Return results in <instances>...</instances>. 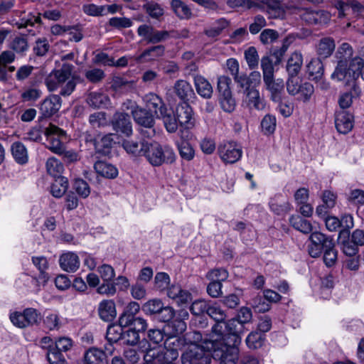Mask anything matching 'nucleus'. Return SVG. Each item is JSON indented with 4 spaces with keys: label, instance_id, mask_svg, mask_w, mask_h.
Wrapping results in <instances>:
<instances>
[{
    "label": "nucleus",
    "instance_id": "49530a36",
    "mask_svg": "<svg viewBox=\"0 0 364 364\" xmlns=\"http://www.w3.org/2000/svg\"><path fill=\"white\" fill-rule=\"evenodd\" d=\"M264 341V336L260 332H251L246 338V344L250 349L261 348Z\"/></svg>",
    "mask_w": 364,
    "mask_h": 364
},
{
    "label": "nucleus",
    "instance_id": "a19ab883",
    "mask_svg": "<svg viewBox=\"0 0 364 364\" xmlns=\"http://www.w3.org/2000/svg\"><path fill=\"white\" fill-rule=\"evenodd\" d=\"M353 50L352 46L347 43H343L338 47L336 52V58L338 61H343L344 63H349L350 60L354 58L353 57Z\"/></svg>",
    "mask_w": 364,
    "mask_h": 364
},
{
    "label": "nucleus",
    "instance_id": "4d7b16f0",
    "mask_svg": "<svg viewBox=\"0 0 364 364\" xmlns=\"http://www.w3.org/2000/svg\"><path fill=\"white\" fill-rule=\"evenodd\" d=\"M178 151L181 157L188 161L192 160L195 156L193 148L191 144L186 141H183L179 144Z\"/></svg>",
    "mask_w": 364,
    "mask_h": 364
},
{
    "label": "nucleus",
    "instance_id": "9b49d317",
    "mask_svg": "<svg viewBox=\"0 0 364 364\" xmlns=\"http://www.w3.org/2000/svg\"><path fill=\"white\" fill-rule=\"evenodd\" d=\"M61 98L57 95H50L45 98L39 105L41 117L48 118L54 115L61 107Z\"/></svg>",
    "mask_w": 364,
    "mask_h": 364
},
{
    "label": "nucleus",
    "instance_id": "a18cd8bd",
    "mask_svg": "<svg viewBox=\"0 0 364 364\" xmlns=\"http://www.w3.org/2000/svg\"><path fill=\"white\" fill-rule=\"evenodd\" d=\"M269 207L278 215H284L291 210V205L288 201H279L277 198L271 200Z\"/></svg>",
    "mask_w": 364,
    "mask_h": 364
},
{
    "label": "nucleus",
    "instance_id": "052dcab7",
    "mask_svg": "<svg viewBox=\"0 0 364 364\" xmlns=\"http://www.w3.org/2000/svg\"><path fill=\"white\" fill-rule=\"evenodd\" d=\"M207 314L215 321H223L226 318L225 312L216 304H209Z\"/></svg>",
    "mask_w": 364,
    "mask_h": 364
},
{
    "label": "nucleus",
    "instance_id": "58836bf2",
    "mask_svg": "<svg viewBox=\"0 0 364 364\" xmlns=\"http://www.w3.org/2000/svg\"><path fill=\"white\" fill-rule=\"evenodd\" d=\"M171 7L174 13L183 19H188L191 18L192 12L191 9L184 2L181 0H172Z\"/></svg>",
    "mask_w": 364,
    "mask_h": 364
},
{
    "label": "nucleus",
    "instance_id": "09e8293b",
    "mask_svg": "<svg viewBox=\"0 0 364 364\" xmlns=\"http://www.w3.org/2000/svg\"><path fill=\"white\" fill-rule=\"evenodd\" d=\"M47 358L50 364H68L61 351L53 346H49L47 352Z\"/></svg>",
    "mask_w": 364,
    "mask_h": 364
},
{
    "label": "nucleus",
    "instance_id": "a211bd4d",
    "mask_svg": "<svg viewBox=\"0 0 364 364\" xmlns=\"http://www.w3.org/2000/svg\"><path fill=\"white\" fill-rule=\"evenodd\" d=\"M168 339H172L173 343L171 346L177 348L180 345H198L203 341V336L200 331H193L186 333L181 337L168 338Z\"/></svg>",
    "mask_w": 364,
    "mask_h": 364
},
{
    "label": "nucleus",
    "instance_id": "5701e85b",
    "mask_svg": "<svg viewBox=\"0 0 364 364\" xmlns=\"http://www.w3.org/2000/svg\"><path fill=\"white\" fill-rule=\"evenodd\" d=\"M165 47L162 45L154 46L144 50L139 56L136 58L137 63H141L154 60L156 58L164 55Z\"/></svg>",
    "mask_w": 364,
    "mask_h": 364
},
{
    "label": "nucleus",
    "instance_id": "72a5a7b5",
    "mask_svg": "<svg viewBox=\"0 0 364 364\" xmlns=\"http://www.w3.org/2000/svg\"><path fill=\"white\" fill-rule=\"evenodd\" d=\"M338 243L341 245L342 252L348 257H353L358 252V246L356 245L350 239V235L348 237L338 235Z\"/></svg>",
    "mask_w": 364,
    "mask_h": 364
},
{
    "label": "nucleus",
    "instance_id": "2eb2a0df",
    "mask_svg": "<svg viewBox=\"0 0 364 364\" xmlns=\"http://www.w3.org/2000/svg\"><path fill=\"white\" fill-rule=\"evenodd\" d=\"M173 91L176 95L183 102L192 100L196 97L194 90L191 85L184 80H178L173 85Z\"/></svg>",
    "mask_w": 364,
    "mask_h": 364
},
{
    "label": "nucleus",
    "instance_id": "5fc2aeb1",
    "mask_svg": "<svg viewBox=\"0 0 364 364\" xmlns=\"http://www.w3.org/2000/svg\"><path fill=\"white\" fill-rule=\"evenodd\" d=\"M74 66L70 63H63L58 70H53L55 73L58 81L64 84L71 76Z\"/></svg>",
    "mask_w": 364,
    "mask_h": 364
},
{
    "label": "nucleus",
    "instance_id": "79ce46f5",
    "mask_svg": "<svg viewBox=\"0 0 364 364\" xmlns=\"http://www.w3.org/2000/svg\"><path fill=\"white\" fill-rule=\"evenodd\" d=\"M114 144L113 134H108L102 136L100 140L95 143V149L97 152L107 155Z\"/></svg>",
    "mask_w": 364,
    "mask_h": 364
},
{
    "label": "nucleus",
    "instance_id": "8fccbe9b",
    "mask_svg": "<svg viewBox=\"0 0 364 364\" xmlns=\"http://www.w3.org/2000/svg\"><path fill=\"white\" fill-rule=\"evenodd\" d=\"M42 95V91L36 87H28L26 88L21 93V99L23 102H36L38 100Z\"/></svg>",
    "mask_w": 364,
    "mask_h": 364
},
{
    "label": "nucleus",
    "instance_id": "4468645a",
    "mask_svg": "<svg viewBox=\"0 0 364 364\" xmlns=\"http://www.w3.org/2000/svg\"><path fill=\"white\" fill-rule=\"evenodd\" d=\"M335 125L339 133L346 134L353 127V116L348 111H338L336 114Z\"/></svg>",
    "mask_w": 364,
    "mask_h": 364
},
{
    "label": "nucleus",
    "instance_id": "7ed1b4c3",
    "mask_svg": "<svg viewBox=\"0 0 364 364\" xmlns=\"http://www.w3.org/2000/svg\"><path fill=\"white\" fill-rule=\"evenodd\" d=\"M172 339H166L164 346H156L146 349L144 364H175L171 360L178 356L176 348L172 347Z\"/></svg>",
    "mask_w": 364,
    "mask_h": 364
},
{
    "label": "nucleus",
    "instance_id": "c756f323",
    "mask_svg": "<svg viewBox=\"0 0 364 364\" xmlns=\"http://www.w3.org/2000/svg\"><path fill=\"white\" fill-rule=\"evenodd\" d=\"M303 64V56L300 52H294L288 59L287 71L289 76L296 77L301 70Z\"/></svg>",
    "mask_w": 364,
    "mask_h": 364
},
{
    "label": "nucleus",
    "instance_id": "13d9d810",
    "mask_svg": "<svg viewBox=\"0 0 364 364\" xmlns=\"http://www.w3.org/2000/svg\"><path fill=\"white\" fill-rule=\"evenodd\" d=\"M49 49L50 45L47 38H39L36 41L33 50L36 55L41 57L46 55Z\"/></svg>",
    "mask_w": 364,
    "mask_h": 364
},
{
    "label": "nucleus",
    "instance_id": "864d4df0",
    "mask_svg": "<svg viewBox=\"0 0 364 364\" xmlns=\"http://www.w3.org/2000/svg\"><path fill=\"white\" fill-rule=\"evenodd\" d=\"M141 141L140 143L134 141L125 140L122 143V146L127 152L134 156H142L144 153V147H142Z\"/></svg>",
    "mask_w": 364,
    "mask_h": 364
},
{
    "label": "nucleus",
    "instance_id": "a878e982",
    "mask_svg": "<svg viewBox=\"0 0 364 364\" xmlns=\"http://www.w3.org/2000/svg\"><path fill=\"white\" fill-rule=\"evenodd\" d=\"M87 103L93 108H105L110 104L109 97L99 92H90L86 99Z\"/></svg>",
    "mask_w": 364,
    "mask_h": 364
},
{
    "label": "nucleus",
    "instance_id": "412c9836",
    "mask_svg": "<svg viewBox=\"0 0 364 364\" xmlns=\"http://www.w3.org/2000/svg\"><path fill=\"white\" fill-rule=\"evenodd\" d=\"M193 81L197 93L204 99H210L213 90L209 81L200 75H195Z\"/></svg>",
    "mask_w": 364,
    "mask_h": 364
},
{
    "label": "nucleus",
    "instance_id": "473e14b6",
    "mask_svg": "<svg viewBox=\"0 0 364 364\" xmlns=\"http://www.w3.org/2000/svg\"><path fill=\"white\" fill-rule=\"evenodd\" d=\"M96 172L105 178H114L118 175V171L113 165L102 161H98L94 164Z\"/></svg>",
    "mask_w": 364,
    "mask_h": 364
},
{
    "label": "nucleus",
    "instance_id": "680f3d73",
    "mask_svg": "<svg viewBox=\"0 0 364 364\" xmlns=\"http://www.w3.org/2000/svg\"><path fill=\"white\" fill-rule=\"evenodd\" d=\"M314 92V87L310 82H305L300 85L299 90L298 92L299 99L307 102L310 100L311 95Z\"/></svg>",
    "mask_w": 364,
    "mask_h": 364
},
{
    "label": "nucleus",
    "instance_id": "cd10ccee",
    "mask_svg": "<svg viewBox=\"0 0 364 364\" xmlns=\"http://www.w3.org/2000/svg\"><path fill=\"white\" fill-rule=\"evenodd\" d=\"M335 47V41L332 38H323L319 41L316 46V53L319 58L326 59L332 55Z\"/></svg>",
    "mask_w": 364,
    "mask_h": 364
},
{
    "label": "nucleus",
    "instance_id": "f03ea898",
    "mask_svg": "<svg viewBox=\"0 0 364 364\" xmlns=\"http://www.w3.org/2000/svg\"><path fill=\"white\" fill-rule=\"evenodd\" d=\"M143 155L150 164L154 166H160L163 164H172L176 160V154L173 150L168 147H162L156 141L149 142L143 140Z\"/></svg>",
    "mask_w": 364,
    "mask_h": 364
},
{
    "label": "nucleus",
    "instance_id": "f257e3e1",
    "mask_svg": "<svg viewBox=\"0 0 364 364\" xmlns=\"http://www.w3.org/2000/svg\"><path fill=\"white\" fill-rule=\"evenodd\" d=\"M363 66V59L355 56L349 63L338 61L337 65L331 74V79L336 81H344L346 85L352 86L356 95H360V90L355 80L360 76V70Z\"/></svg>",
    "mask_w": 364,
    "mask_h": 364
},
{
    "label": "nucleus",
    "instance_id": "37998d69",
    "mask_svg": "<svg viewBox=\"0 0 364 364\" xmlns=\"http://www.w3.org/2000/svg\"><path fill=\"white\" fill-rule=\"evenodd\" d=\"M46 169L50 176L59 178L63 171V166L57 159L51 157L47 160Z\"/></svg>",
    "mask_w": 364,
    "mask_h": 364
},
{
    "label": "nucleus",
    "instance_id": "7c9ffc66",
    "mask_svg": "<svg viewBox=\"0 0 364 364\" xmlns=\"http://www.w3.org/2000/svg\"><path fill=\"white\" fill-rule=\"evenodd\" d=\"M306 67L310 79L316 81L321 80L324 73V67L321 58H312Z\"/></svg>",
    "mask_w": 364,
    "mask_h": 364
},
{
    "label": "nucleus",
    "instance_id": "f704fd0d",
    "mask_svg": "<svg viewBox=\"0 0 364 364\" xmlns=\"http://www.w3.org/2000/svg\"><path fill=\"white\" fill-rule=\"evenodd\" d=\"M229 26V21L225 18H220L215 21L213 25L204 30V33L211 38L220 36L223 31Z\"/></svg>",
    "mask_w": 364,
    "mask_h": 364
},
{
    "label": "nucleus",
    "instance_id": "39448f33",
    "mask_svg": "<svg viewBox=\"0 0 364 364\" xmlns=\"http://www.w3.org/2000/svg\"><path fill=\"white\" fill-rule=\"evenodd\" d=\"M311 241L308 246V252L311 257H318L326 248L335 246L331 237L327 236L320 232H312L309 237Z\"/></svg>",
    "mask_w": 364,
    "mask_h": 364
},
{
    "label": "nucleus",
    "instance_id": "dca6fc26",
    "mask_svg": "<svg viewBox=\"0 0 364 364\" xmlns=\"http://www.w3.org/2000/svg\"><path fill=\"white\" fill-rule=\"evenodd\" d=\"M146 106L151 113L154 112L158 117L160 114L164 113L167 109L162 99L155 93L150 92L144 97Z\"/></svg>",
    "mask_w": 364,
    "mask_h": 364
},
{
    "label": "nucleus",
    "instance_id": "e2e57ef3",
    "mask_svg": "<svg viewBox=\"0 0 364 364\" xmlns=\"http://www.w3.org/2000/svg\"><path fill=\"white\" fill-rule=\"evenodd\" d=\"M279 36V33L276 30L266 28L261 32L259 35V40L262 44L267 45L277 41Z\"/></svg>",
    "mask_w": 364,
    "mask_h": 364
},
{
    "label": "nucleus",
    "instance_id": "b1692460",
    "mask_svg": "<svg viewBox=\"0 0 364 364\" xmlns=\"http://www.w3.org/2000/svg\"><path fill=\"white\" fill-rule=\"evenodd\" d=\"M140 311V305L136 301H130L124 307L123 312L119 316V322L122 325H129Z\"/></svg>",
    "mask_w": 364,
    "mask_h": 364
},
{
    "label": "nucleus",
    "instance_id": "f8f14e48",
    "mask_svg": "<svg viewBox=\"0 0 364 364\" xmlns=\"http://www.w3.org/2000/svg\"><path fill=\"white\" fill-rule=\"evenodd\" d=\"M266 89L270 92V98L275 102H280L284 90V82L281 78L269 77L263 79Z\"/></svg>",
    "mask_w": 364,
    "mask_h": 364
},
{
    "label": "nucleus",
    "instance_id": "0eeeda50",
    "mask_svg": "<svg viewBox=\"0 0 364 364\" xmlns=\"http://www.w3.org/2000/svg\"><path fill=\"white\" fill-rule=\"evenodd\" d=\"M209 354L199 345L189 346L181 355L182 364H208Z\"/></svg>",
    "mask_w": 364,
    "mask_h": 364
},
{
    "label": "nucleus",
    "instance_id": "e433bc0d",
    "mask_svg": "<svg viewBox=\"0 0 364 364\" xmlns=\"http://www.w3.org/2000/svg\"><path fill=\"white\" fill-rule=\"evenodd\" d=\"M11 153L15 161L19 164H24L28 161V154L25 146L19 141L14 142L11 146Z\"/></svg>",
    "mask_w": 364,
    "mask_h": 364
},
{
    "label": "nucleus",
    "instance_id": "4be33fe9",
    "mask_svg": "<svg viewBox=\"0 0 364 364\" xmlns=\"http://www.w3.org/2000/svg\"><path fill=\"white\" fill-rule=\"evenodd\" d=\"M302 19L310 25L326 24L329 15L324 11H306L301 15Z\"/></svg>",
    "mask_w": 364,
    "mask_h": 364
},
{
    "label": "nucleus",
    "instance_id": "aec40b11",
    "mask_svg": "<svg viewBox=\"0 0 364 364\" xmlns=\"http://www.w3.org/2000/svg\"><path fill=\"white\" fill-rule=\"evenodd\" d=\"M100 318L105 321H112L117 316L115 304L113 300H103L98 306Z\"/></svg>",
    "mask_w": 364,
    "mask_h": 364
},
{
    "label": "nucleus",
    "instance_id": "393cba45",
    "mask_svg": "<svg viewBox=\"0 0 364 364\" xmlns=\"http://www.w3.org/2000/svg\"><path fill=\"white\" fill-rule=\"evenodd\" d=\"M107 355L105 353L97 348H90L84 354V364H104L106 361Z\"/></svg>",
    "mask_w": 364,
    "mask_h": 364
},
{
    "label": "nucleus",
    "instance_id": "2f4dec72",
    "mask_svg": "<svg viewBox=\"0 0 364 364\" xmlns=\"http://www.w3.org/2000/svg\"><path fill=\"white\" fill-rule=\"evenodd\" d=\"M129 327V325H122L118 321L117 323L109 325L107 330L106 338L109 343H117L123 341L124 328Z\"/></svg>",
    "mask_w": 364,
    "mask_h": 364
},
{
    "label": "nucleus",
    "instance_id": "c03bdc74",
    "mask_svg": "<svg viewBox=\"0 0 364 364\" xmlns=\"http://www.w3.org/2000/svg\"><path fill=\"white\" fill-rule=\"evenodd\" d=\"M158 118L163 119L166 129L168 132L173 133L177 130L178 119L173 115V112L171 111L166 109L164 113L160 114Z\"/></svg>",
    "mask_w": 364,
    "mask_h": 364
},
{
    "label": "nucleus",
    "instance_id": "603ef678",
    "mask_svg": "<svg viewBox=\"0 0 364 364\" xmlns=\"http://www.w3.org/2000/svg\"><path fill=\"white\" fill-rule=\"evenodd\" d=\"M245 58L250 69L253 70L259 65V55L257 49L251 46L245 51Z\"/></svg>",
    "mask_w": 364,
    "mask_h": 364
},
{
    "label": "nucleus",
    "instance_id": "bb28decb",
    "mask_svg": "<svg viewBox=\"0 0 364 364\" xmlns=\"http://www.w3.org/2000/svg\"><path fill=\"white\" fill-rule=\"evenodd\" d=\"M133 118L136 123L140 127H154L155 120L154 116L152 113L146 109L140 107L136 111H134Z\"/></svg>",
    "mask_w": 364,
    "mask_h": 364
},
{
    "label": "nucleus",
    "instance_id": "0e129e2a",
    "mask_svg": "<svg viewBox=\"0 0 364 364\" xmlns=\"http://www.w3.org/2000/svg\"><path fill=\"white\" fill-rule=\"evenodd\" d=\"M261 68L262 70L263 79L274 77L273 63L269 56L265 55L262 58Z\"/></svg>",
    "mask_w": 364,
    "mask_h": 364
},
{
    "label": "nucleus",
    "instance_id": "338daca9",
    "mask_svg": "<svg viewBox=\"0 0 364 364\" xmlns=\"http://www.w3.org/2000/svg\"><path fill=\"white\" fill-rule=\"evenodd\" d=\"M266 301L264 297L258 295L252 299L251 305L255 311L264 313L270 309V304Z\"/></svg>",
    "mask_w": 364,
    "mask_h": 364
},
{
    "label": "nucleus",
    "instance_id": "20e7f679",
    "mask_svg": "<svg viewBox=\"0 0 364 364\" xmlns=\"http://www.w3.org/2000/svg\"><path fill=\"white\" fill-rule=\"evenodd\" d=\"M213 357L218 358L219 364H236L238 360L239 348L237 346L225 342L222 339H215L211 342Z\"/></svg>",
    "mask_w": 364,
    "mask_h": 364
},
{
    "label": "nucleus",
    "instance_id": "c9c22d12",
    "mask_svg": "<svg viewBox=\"0 0 364 364\" xmlns=\"http://www.w3.org/2000/svg\"><path fill=\"white\" fill-rule=\"evenodd\" d=\"M289 223L294 228L304 234L311 232L313 229L311 223L299 215L291 216Z\"/></svg>",
    "mask_w": 364,
    "mask_h": 364
},
{
    "label": "nucleus",
    "instance_id": "6ab92c4d",
    "mask_svg": "<svg viewBox=\"0 0 364 364\" xmlns=\"http://www.w3.org/2000/svg\"><path fill=\"white\" fill-rule=\"evenodd\" d=\"M60 267L65 272H75L80 267L78 256L73 252L63 254L59 259Z\"/></svg>",
    "mask_w": 364,
    "mask_h": 364
},
{
    "label": "nucleus",
    "instance_id": "bf43d9fd",
    "mask_svg": "<svg viewBox=\"0 0 364 364\" xmlns=\"http://www.w3.org/2000/svg\"><path fill=\"white\" fill-rule=\"evenodd\" d=\"M341 223V228L342 230L339 232V235L348 237L350 235V230L354 226L353 218L350 214H346L339 220Z\"/></svg>",
    "mask_w": 364,
    "mask_h": 364
},
{
    "label": "nucleus",
    "instance_id": "69168bd1",
    "mask_svg": "<svg viewBox=\"0 0 364 364\" xmlns=\"http://www.w3.org/2000/svg\"><path fill=\"white\" fill-rule=\"evenodd\" d=\"M85 76L89 82L97 84L105 77V74L101 69L93 68L85 71Z\"/></svg>",
    "mask_w": 364,
    "mask_h": 364
},
{
    "label": "nucleus",
    "instance_id": "774afa93",
    "mask_svg": "<svg viewBox=\"0 0 364 364\" xmlns=\"http://www.w3.org/2000/svg\"><path fill=\"white\" fill-rule=\"evenodd\" d=\"M220 104L222 109L226 112H233L236 107V102L232 93L220 96Z\"/></svg>",
    "mask_w": 364,
    "mask_h": 364
},
{
    "label": "nucleus",
    "instance_id": "ddd939ff",
    "mask_svg": "<svg viewBox=\"0 0 364 364\" xmlns=\"http://www.w3.org/2000/svg\"><path fill=\"white\" fill-rule=\"evenodd\" d=\"M176 116L178 122L184 128L191 129L194 127L193 109L188 103H183L177 107Z\"/></svg>",
    "mask_w": 364,
    "mask_h": 364
},
{
    "label": "nucleus",
    "instance_id": "de8ad7c7",
    "mask_svg": "<svg viewBox=\"0 0 364 364\" xmlns=\"http://www.w3.org/2000/svg\"><path fill=\"white\" fill-rule=\"evenodd\" d=\"M68 187V181L65 178H59L52 184L50 192L55 198L62 197Z\"/></svg>",
    "mask_w": 364,
    "mask_h": 364
},
{
    "label": "nucleus",
    "instance_id": "6e6552de",
    "mask_svg": "<svg viewBox=\"0 0 364 364\" xmlns=\"http://www.w3.org/2000/svg\"><path fill=\"white\" fill-rule=\"evenodd\" d=\"M112 129L117 133L129 137L133 133L130 116L123 112H116L112 118Z\"/></svg>",
    "mask_w": 364,
    "mask_h": 364
},
{
    "label": "nucleus",
    "instance_id": "c85d7f7f",
    "mask_svg": "<svg viewBox=\"0 0 364 364\" xmlns=\"http://www.w3.org/2000/svg\"><path fill=\"white\" fill-rule=\"evenodd\" d=\"M246 94L247 105L248 107L252 109L263 110L266 107L265 100L260 97L258 90H250Z\"/></svg>",
    "mask_w": 364,
    "mask_h": 364
},
{
    "label": "nucleus",
    "instance_id": "1a4fd4ad",
    "mask_svg": "<svg viewBox=\"0 0 364 364\" xmlns=\"http://www.w3.org/2000/svg\"><path fill=\"white\" fill-rule=\"evenodd\" d=\"M137 33L147 41L148 43L156 44L167 39L169 36L166 31H158L153 26L142 24L139 26Z\"/></svg>",
    "mask_w": 364,
    "mask_h": 364
},
{
    "label": "nucleus",
    "instance_id": "3c124183",
    "mask_svg": "<svg viewBox=\"0 0 364 364\" xmlns=\"http://www.w3.org/2000/svg\"><path fill=\"white\" fill-rule=\"evenodd\" d=\"M276 117L274 115L266 114L261 121V128L263 133L264 134L274 133L276 129Z\"/></svg>",
    "mask_w": 364,
    "mask_h": 364
},
{
    "label": "nucleus",
    "instance_id": "f3484780",
    "mask_svg": "<svg viewBox=\"0 0 364 364\" xmlns=\"http://www.w3.org/2000/svg\"><path fill=\"white\" fill-rule=\"evenodd\" d=\"M226 333L232 336V344L237 346L241 342V335L245 332V326L233 318L225 323Z\"/></svg>",
    "mask_w": 364,
    "mask_h": 364
},
{
    "label": "nucleus",
    "instance_id": "9d476101",
    "mask_svg": "<svg viewBox=\"0 0 364 364\" xmlns=\"http://www.w3.org/2000/svg\"><path fill=\"white\" fill-rule=\"evenodd\" d=\"M45 134L47 136L48 141H49L48 149L55 154H61L65 147L58 137L64 135V131L50 124L46 129Z\"/></svg>",
    "mask_w": 364,
    "mask_h": 364
},
{
    "label": "nucleus",
    "instance_id": "ea45409f",
    "mask_svg": "<svg viewBox=\"0 0 364 364\" xmlns=\"http://www.w3.org/2000/svg\"><path fill=\"white\" fill-rule=\"evenodd\" d=\"M163 306L164 304L161 299H153L145 302L142 305L141 309L146 315H158Z\"/></svg>",
    "mask_w": 364,
    "mask_h": 364
},
{
    "label": "nucleus",
    "instance_id": "6e6d98bb",
    "mask_svg": "<svg viewBox=\"0 0 364 364\" xmlns=\"http://www.w3.org/2000/svg\"><path fill=\"white\" fill-rule=\"evenodd\" d=\"M89 122L93 128H100L107 124L106 113L104 112H95L90 115Z\"/></svg>",
    "mask_w": 364,
    "mask_h": 364
},
{
    "label": "nucleus",
    "instance_id": "4c0bfd02",
    "mask_svg": "<svg viewBox=\"0 0 364 364\" xmlns=\"http://www.w3.org/2000/svg\"><path fill=\"white\" fill-rule=\"evenodd\" d=\"M9 48L13 52L24 55L28 50L27 38L25 36H16L10 43Z\"/></svg>",
    "mask_w": 364,
    "mask_h": 364
},
{
    "label": "nucleus",
    "instance_id": "423d86ee",
    "mask_svg": "<svg viewBox=\"0 0 364 364\" xmlns=\"http://www.w3.org/2000/svg\"><path fill=\"white\" fill-rule=\"evenodd\" d=\"M221 160L226 164H234L242 156L240 146L234 141H223L218 146Z\"/></svg>",
    "mask_w": 364,
    "mask_h": 364
}]
</instances>
